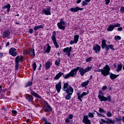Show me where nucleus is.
<instances>
[{
  "label": "nucleus",
  "mask_w": 124,
  "mask_h": 124,
  "mask_svg": "<svg viewBox=\"0 0 124 124\" xmlns=\"http://www.w3.org/2000/svg\"><path fill=\"white\" fill-rule=\"evenodd\" d=\"M3 57V53H0V58H2Z\"/></svg>",
  "instance_id": "nucleus-60"
},
{
  "label": "nucleus",
  "mask_w": 124,
  "mask_h": 124,
  "mask_svg": "<svg viewBox=\"0 0 124 124\" xmlns=\"http://www.w3.org/2000/svg\"><path fill=\"white\" fill-rule=\"evenodd\" d=\"M10 7H11V5H10V4H8L7 5H5L4 7H2L3 9H6L7 12H9V11H10Z\"/></svg>",
  "instance_id": "nucleus-26"
},
{
  "label": "nucleus",
  "mask_w": 124,
  "mask_h": 124,
  "mask_svg": "<svg viewBox=\"0 0 124 124\" xmlns=\"http://www.w3.org/2000/svg\"><path fill=\"white\" fill-rule=\"evenodd\" d=\"M44 28V27L43 26V25H39V26H35L34 27V30L36 31H37V30H39V29H43Z\"/></svg>",
  "instance_id": "nucleus-30"
},
{
  "label": "nucleus",
  "mask_w": 124,
  "mask_h": 124,
  "mask_svg": "<svg viewBox=\"0 0 124 124\" xmlns=\"http://www.w3.org/2000/svg\"><path fill=\"white\" fill-rule=\"evenodd\" d=\"M26 99L29 102H32L33 101V96L32 95L27 94L26 95Z\"/></svg>",
  "instance_id": "nucleus-23"
},
{
  "label": "nucleus",
  "mask_w": 124,
  "mask_h": 124,
  "mask_svg": "<svg viewBox=\"0 0 124 124\" xmlns=\"http://www.w3.org/2000/svg\"><path fill=\"white\" fill-rule=\"evenodd\" d=\"M24 56H21L20 57V56L18 55L15 58V62L19 63V62H23V61H24Z\"/></svg>",
  "instance_id": "nucleus-19"
},
{
  "label": "nucleus",
  "mask_w": 124,
  "mask_h": 124,
  "mask_svg": "<svg viewBox=\"0 0 124 124\" xmlns=\"http://www.w3.org/2000/svg\"><path fill=\"white\" fill-rule=\"evenodd\" d=\"M31 94H32L33 96H35V97H37V98H40V99L41 98V96L40 95H38L37 93H36V92H35L32 90H31Z\"/></svg>",
  "instance_id": "nucleus-25"
},
{
  "label": "nucleus",
  "mask_w": 124,
  "mask_h": 124,
  "mask_svg": "<svg viewBox=\"0 0 124 124\" xmlns=\"http://www.w3.org/2000/svg\"><path fill=\"white\" fill-rule=\"evenodd\" d=\"M12 113L14 115H16V114H17V111L16 110H12Z\"/></svg>",
  "instance_id": "nucleus-51"
},
{
  "label": "nucleus",
  "mask_w": 124,
  "mask_h": 124,
  "mask_svg": "<svg viewBox=\"0 0 124 124\" xmlns=\"http://www.w3.org/2000/svg\"><path fill=\"white\" fill-rule=\"evenodd\" d=\"M74 41H75V43H77L78 42V40H79V35H76L74 36Z\"/></svg>",
  "instance_id": "nucleus-34"
},
{
  "label": "nucleus",
  "mask_w": 124,
  "mask_h": 124,
  "mask_svg": "<svg viewBox=\"0 0 124 124\" xmlns=\"http://www.w3.org/2000/svg\"><path fill=\"white\" fill-rule=\"evenodd\" d=\"M50 51H51V46H50V45L47 44L46 49L45 50V53H50Z\"/></svg>",
  "instance_id": "nucleus-32"
},
{
  "label": "nucleus",
  "mask_w": 124,
  "mask_h": 124,
  "mask_svg": "<svg viewBox=\"0 0 124 124\" xmlns=\"http://www.w3.org/2000/svg\"><path fill=\"white\" fill-rule=\"evenodd\" d=\"M62 90L64 92L66 93L67 94L65 96V98L66 100H69L71 99V95L73 94L74 90L72 86H69L68 82L63 84Z\"/></svg>",
  "instance_id": "nucleus-1"
},
{
  "label": "nucleus",
  "mask_w": 124,
  "mask_h": 124,
  "mask_svg": "<svg viewBox=\"0 0 124 124\" xmlns=\"http://www.w3.org/2000/svg\"><path fill=\"white\" fill-rule=\"evenodd\" d=\"M79 70V67H77L76 68L73 69L68 74L63 75V77L64 79H68L69 77H74L77 75V71Z\"/></svg>",
  "instance_id": "nucleus-5"
},
{
  "label": "nucleus",
  "mask_w": 124,
  "mask_h": 124,
  "mask_svg": "<svg viewBox=\"0 0 124 124\" xmlns=\"http://www.w3.org/2000/svg\"><path fill=\"white\" fill-rule=\"evenodd\" d=\"M32 32H33V30L31 29H29V33L31 34Z\"/></svg>",
  "instance_id": "nucleus-52"
},
{
  "label": "nucleus",
  "mask_w": 124,
  "mask_h": 124,
  "mask_svg": "<svg viewBox=\"0 0 124 124\" xmlns=\"http://www.w3.org/2000/svg\"><path fill=\"white\" fill-rule=\"evenodd\" d=\"M15 68L16 70L19 69V63L16 62Z\"/></svg>",
  "instance_id": "nucleus-44"
},
{
  "label": "nucleus",
  "mask_w": 124,
  "mask_h": 124,
  "mask_svg": "<svg viewBox=\"0 0 124 124\" xmlns=\"http://www.w3.org/2000/svg\"><path fill=\"white\" fill-rule=\"evenodd\" d=\"M27 55H31L32 57L35 56V53L34 52V48L29 49L27 51Z\"/></svg>",
  "instance_id": "nucleus-20"
},
{
  "label": "nucleus",
  "mask_w": 124,
  "mask_h": 124,
  "mask_svg": "<svg viewBox=\"0 0 124 124\" xmlns=\"http://www.w3.org/2000/svg\"><path fill=\"white\" fill-rule=\"evenodd\" d=\"M32 85V81H29L27 83L25 84V88H28V87H31V86Z\"/></svg>",
  "instance_id": "nucleus-33"
},
{
  "label": "nucleus",
  "mask_w": 124,
  "mask_h": 124,
  "mask_svg": "<svg viewBox=\"0 0 124 124\" xmlns=\"http://www.w3.org/2000/svg\"><path fill=\"white\" fill-rule=\"evenodd\" d=\"M82 123L84 124H91V120L89 119V116L84 115L82 120Z\"/></svg>",
  "instance_id": "nucleus-16"
},
{
  "label": "nucleus",
  "mask_w": 124,
  "mask_h": 124,
  "mask_svg": "<svg viewBox=\"0 0 124 124\" xmlns=\"http://www.w3.org/2000/svg\"><path fill=\"white\" fill-rule=\"evenodd\" d=\"M107 117H108L110 118L113 116V114H112V113H111V112L108 111L107 112Z\"/></svg>",
  "instance_id": "nucleus-38"
},
{
  "label": "nucleus",
  "mask_w": 124,
  "mask_h": 124,
  "mask_svg": "<svg viewBox=\"0 0 124 124\" xmlns=\"http://www.w3.org/2000/svg\"><path fill=\"white\" fill-rule=\"evenodd\" d=\"M113 28H120V27H121V24H120V23H117V24H114L113 25Z\"/></svg>",
  "instance_id": "nucleus-41"
},
{
  "label": "nucleus",
  "mask_w": 124,
  "mask_h": 124,
  "mask_svg": "<svg viewBox=\"0 0 124 124\" xmlns=\"http://www.w3.org/2000/svg\"><path fill=\"white\" fill-rule=\"evenodd\" d=\"M114 28L113 25H110L107 29L108 31H112L114 30Z\"/></svg>",
  "instance_id": "nucleus-31"
},
{
  "label": "nucleus",
  "mask_w": 124,
  "mask_h": 124,
  "mask_svg": "<svg viewBox=\"0 0 124 124\" xmlns=\"http://www.w3.org/2000/svg\"><path fill=\"white\" fill-rule=\"evenodd\" d=\"M88 116L90 118H93V117H94V115H93V113L92 112H89L88 113Z\"/></svg>",
  "instance_id": "nucleus-42"
},
{
  "label": "nucleus",
  "mask_w": 124,
  "mask_h": 124,
  "mask_svg": "<svg viewBox=\"0 0 124 124\" xmlns=\"http://www.w3.org/2000/svg\"><path fill=\"white\" fill-rule=\"evenodd\" d=\"M107 86H103L102 90V91H104L105 90H107Z\"/></svg>",
  "instance_id": "nucleus-53"
},
{
  "label": "nucleus",
  "mask_w": 124,
  "mask_h": 124,
  "mask_svg": "<svg viewBox=\"0 0 124 124\" xmlns=\"http://www.w3.org/2000/svg\"><path fill=\"white\" fill-rule=\"evenodd\" d=\"M33 71L35 72V69H36V63L34 62L32 63Z\"/></svg>",
  "instance_id": "nucleus-37"
},
{
  "label": "nucleus",
  "mask_w": 124,
  "mask_h": 124,
  "mask_svg": "<svg viewBox=\"0 0 124 124\" xmlns=\"http://www.w3.org/2000/svg\"><path fill=\"white\" fill-rule=\"evenodd\" d=\"M16 48L14 47H11L9 50V54L12 56V57H16L18 54L17 51H16Z\"/></svg>",
  "instance_id": "nucleus-11"
},
{
  "label": "nucleus",
  "mask_w": 124,
  "mask_h": 124,
  "mask_svg": "<svg viewBox=\"0 0 124 124\" xmlns=\"http://www.w3.org/2000/svg\"><path fill=\"white\" fill-rule=\"evenodd\" d=\"M77 94L78 95V99L80 101V102H82V98L84 97V96H86L88 93L86 92H83L81 94L80 93H77Z\"/></svg>",
  "instance_id": "nucleus-12"
},
{
  "label": "nucleus",
  "mask_w": 124,
  "mask_h": 124,
  "mask_svg": "<svg viewBox=\"0 0 124 124\" xmlns=\"http://www.w3.org/2000/svg\"><path fill=\"white\" fill-rule=\"evenodd\" d=\"M93 50L94 51L95 53L97 54V53H99L100 52V50H101V47L98 44L94 45L93 46Z\"/></svg>",
  "instance_id": "nucleus-14"
},
{
  "label": "nucleus",
  "mask_w": 124,
  "mask_h": 124,
  "mask_svg": "<svg viewBox=\"0 0 124 124\" xmlns=\"http://www.w3.org/2000/svg\"><path fill=\"white\" fill-rule=\"evenodd\" d=\"M109 78H110V79L111 80H114L117 78H118V77H119V76H120V75H115L113 73H109Z\"/></svg>",
  "instance_id": "nucleus-24"
},
{
  "label": "nucleus",
  "mask_w": 124,
  "mask_h": 124,
  "mask_svg": "<svg viewBox=\"0 0 124 124\" xmlns=\"http://www.w3.org/2000/svg\"><path fill=\"white\" fill-rule=\"evenodd\" d=\"M57 54H58V56H60V52H58Z\"/></svg>",
  "instance_id": "nucleus-64"
},
{
  "label": "nucleus",
  "mask_w": 124,
  "mask_h": 124,
  "mask_svg": "<svg viewBox=\"0 0 124 124\" xmlns=\"http://www.w3.org/2000/svg\"><path fill=\"white\" fill-rule=\"evenodd\" d=\"M91 0H85V1H83L81 4L82 6H86V5H88V3L90 2Z\"/></svg>",
  "instance_id": "nucleus-29"
},
{
  "label": "nucleus",
  "mask_w": 124,
  "mask_h": 124,
  "mask_svg": "<svg viewBox=\"0 0 124 124\" xmlns=\"http://www.w3.org/2000/svg\"><path fill=\"white\" fill-rule=\"evenodd\" d=\"M93 69L92 66H87L85 69L83 68H80L79 67V72L81 76H84L85 75V73H87V72H89V71H91Z\"/></svg>",
  "instance_id": "nucleus-7"
},
{
  "label": "nucleus",
  "mask_w": 124,
  "mask_h": 124,
  "mask_svg": "<svg viewBox=\"0 0 124 124\" xmlns=\"http://www.w3.org/2000/svg\"><path fill=\"white\" fill-rule=\"evenodd\" d=\"M107 120H108L107 121H105V120L103 119H101V122H102V123H105L108 124H115V120H112V119H110V118H106Z\"/></svg>",
  "instance_id": "nucleus-15"
},
{
  "label": "nucleus",
  "mask_w": 124,
  "mask_h": 124,
  "mask_svg": "<svg viewBox=\"0 0 124 124\" xmlns=\"http://www.w3.org/2000/svg\"><path fill=\"white\" fill-rule=\"evenodd\" d=\"M121 12H124V7H122L120 9Z\"/></svg>",
  "instance_id": "nucleus-56"
},
{
  "label": "nucleus",
  "mask_w": 124,
  "mask_h": 124,
  "mask_svg": "<svg viewBox=\"0 0 124 124\" xmlns=\"http://www.w3.org/2000/svg\"><path fill=\"white\" fill-rule=\"evenodd\" d=\"M122 68H123V65H122V64H119L118 65V68L116 70L117 72H120V71H121V70H122Z\"/></svg>",
  "instance_id": "nucleus-35"
},
{
  "label": "nucleus",
  "mask_w": 124,
  "mask_h": 124,
  "mask_svg": "<svg viewBox=\"0 0 124 124\" xmlns=\"http://www.w3.org/2000/svg\"><path fill=\"white\" fill-rule=\"evenodd\" d=\"M74 43H75V41H71L70 42V44L71 45H72L73 44H74Z\"/></svg>",
  "instance_id": "nucleus-55"
},
{
  "label": "nucleus",
  "mask_w": 124,
  "mask_h": 124,
  "mask_svg": "<svg viewBox=\"0 0 124 124\" xmlns=\"http://www.w3.org/2000/svg\"><path fill=\"white\" fill-rule=\"evenodd\" d=\"M42 120L45 122V124L48 123V121H47V120L45 118V117H43Z\"/></svg>",
  "instance_id": "nucleus-46"
},
{
  "label": "nucleus",
  "mask_w": 124,
  "mask_h": 124,
  "mask_svg": "<svg viewBox=\"0 0 124 124\" xmlns=\"http://www.w3.org/2000/svg\"><path fill=\"white\" fill-rule=\"evenodd\" d=\"M52 65V63L50 62H47L46 63L45 67L46 70H48L51 67V66Z\"/></svg>",
  "instance_id": "nucleus-27"
},
{
  "label": "nucleus",
  "mask_w": 124,
  "mask_h": 124,
  "mask_svg": "<svg viewBox=\"0 0 124 124\" xmlns=\"http://www.w3.org/2000/svg\"><path fill=\"white\" fill-rule=\"evenodd\" d=\"M99 111L100 112V113H103V114H106L105 110H104V109H103V108H99Z\"/></svg>",
  "instance_id": "nucleus-36"
},
{
  "label": "nucleus",
  "mask_w": 124,
  "mask_h": 124,
  "mask_svg": "<svg viewBox=\"0 0 124 124\" xmlns=\"http://www.w3.org/2000/svg\"><path fill=\"white\" fill-rule=\"evenodd\" d=\"M106 41L105 39H103L102 41L101 47L102 49H106V52L108 53V51H109V49L112 50V51H115V48H114V46L113 45H107L106 44Z\"/></svg>",
  "instance_id": "nucleus-3"
},
{
  "label": "nucleus",
  "mask_w": 124,
  "mask_h": 124,
  "mask_svg": "<svg viewBox=\"0 0 124 124\" xmlns=\"http://www.w3.org/2000/svg\"><path fill=\"white\" fill-rule=\"evenodd\" d=\"M117 31H123V28L122 27H119L118 28Z\"/></svg>",
  "instance_id": "nucleus-54"
},
{
  "label": "nucleus",
  "mask_w": 124,
  "mask_h": 124,
  "mask_svg": "<svg viewBox=\"0 0 124 124\" xmlns=\"http://www.w3.org/2000/svg\"><path fill=\"white\" fill-rule=\"evenodd\" d=\"M55 63L56 65L58 66V65H60V61H56Z\"/></svg>",
  "instance_id": "nucleus-49"
},
{
  "label": "nucleus",
  "mask_w": 124,
  "mask_h": 124,
  "mask_svg": "<svg viewBox=\"0 0 124 124\" xmlns=\"http://www.w3.org/2000/svg\"><path fill=\"white\" fill-rule=\"evenodd\" d=\"M81 0H78L77 1V4L80 3V2H81Z\"/></svg>",
  "instance_id": "nucleus-58"
},
{
  "label": "nucleus",
  "mask_w": 124,
  "mask_h": 124,
  "mask_svg": "<svg viewBox=\"0 0 124 124\" xmlns=\"http://www.w3.org/2000/svg\"><path fill=\"white\" fill-rule=\"evenodd\" d=\"M41 67H42V65H41V64H40L39 67V70H41Z\"/></svg>",
  "instance_id": "nucleus-57"
},
{
  "label": "nucleus",
  "mask_w": 124,
  "mask_h": 124,
  "mask_svg": "<svg viewBox=\"0 0 124 124\" xmlns=\"http://www.w3.org/2000/svg\"><path fill=\"white\" fill-rule=\"evenodd\" d=\"M92 61V57H90L89 58L86 59V62H90Z\"/></svg>",
  "instance_id": "nucleus-43"
},
{
  "label": "nucleus",
  "mask_w": 124,
  "mask_h": 124,
  "mask_svg": "<svg viewBox=\"0 0 124 124\" xmlns=\"http://www.w3.org/2000/svg\"><path fill=\"white\" fill-rule=\"evenodd\" d=\"M108 90H109V91H112V88L111 87H109Z\"/></svg>",
  "instance_id": "nucleus-62"
},
{
  "label": "nucleus",
  "mask_w": 124,
  "mask_h": 124,
  "mask_svg": "<svg viewBox=\"0 0 124 124\" xmlns=\"http://www.w3.org/2000/svg\"><path fill=\"white\" fill-rule=\"evenodd\" d=\"M72 51V47L70 46V47H66L63 49V52H66V55H67L68 57H70V53Z\"/></svg>",
  "instance_id": "nucleus-13"
},
{
  "label": "nucleus",
  "mask_w": 124,
  "mask_h": 124,
  "mask_svg": "<svg viewBox=\"0 0 124 124\" xmlns=\"http://www.w3.org/2000/svg\"><path fill=\"white\" fill-rule=\"evenodd\" d=\"M89 83H90V80H87V81L83 82L81 84V87L82 88L87 87V86H88V85H89Z\"/></svg>",
  "instance_id": "nucleus-28"
},
{
  "label": "nucleus",
  "mask_w": 124,
  "mask_h": 124,
  "mask_svg": "<svg viewBox=\"0 0 124 124\" xmlns=\"http://www.w3.org/2000/svg\"><path fill=\"white\" fill-rule=\"evenodd\" d=\"M115 121L118 122H121L122 121V119L121 118H115Z\"/></svg>",
  "instance_id": "nucleus-48"
},
{
  "label": "nucleus",
  "mask_w": 124,
  "mask_h": 124,
  "mask_svg": "<svg viewBox=\"0 0 124 124\" xmlns=\"http://www.w3.org/2000/svg\"><path fill=\"white\" fill-rule=\"evenodd\" d=\"M55 88L57 93H60V92H61V90H62V81L58 82V83L55 85Z\"/></svg>",
  "instance_id": "nucleus-17"
},
{
  "label": "nucleus",
  "mask_w": 124,
  "mask_h": 124,
  "mask_svg": "<svg viewBox=\"0 0 124 124\" xmlns=\"http://www.w3.org/2000/svg\"><path fill=\"white\" fill-rule=\"evenodd\" d=\"M90 79H93V76H90Z\"/></svg>",
  "instance_id": "nucleus-63"
},
{
  "label": "nucleus",
  "mask_w": 124,
  "mask_h": 124,
  "mask_svg": "<svg viewBox=\"0 0 124 124\" xmlns=\"http://www.w3.org/2000/svg\"><path fill=\"white\" fill-rule=\"evenodd\" d=\"M65 22L63 20V18H61L60 19V22L57 23V27L60 30H62V31H64L65 30Z\"/></svg>",
  "instance_id": "nucleus-8"
},
{
  "label": "nucleus",
  "mask_w": 124,
  "mask_h": 124,
  "mask_svg": "<svg viewBox=\"0 0 124 124\" xmlns=\"http://www.w3.org/2000/svg\"><path fill=\"white\" fill-rule=\"evenodd\" d=\"M111 68L108 65H106L105 66L103 67V69L98 70H95L94 72H101V74L103 75V76L106 77L108 76V75H110V70Z\"/></svg>",
  "instance_id": "nucleus-2"
},
{
  "label": "nucleus",
  "mask_w": 124,
  "mask_h": 124,
  "mask_svg": "<svg viewBox=\"0 0 124 124\" xmlns=\"http://www.w3.org/2000/svg\"><path fill=\"white\" fill-rule=\"evenodd\" d=\"M44 124H52L51 122H47V123H44Z\"/></svg>",
  "instance_id": "nucleus-61"
},
{
  "label": "nucleus",
  "mask_w": 124,
  "mask_h": 124,
  "mask_svg": "<svg viewBox=\"0 0 124 124\" xmlns=\"http://www.w3.org/2000/svg\"><path fill=\"white\" fill-rule=\"evenodd\" d=\"M112 96L111 95H108L107 97L103 96V92L101 90H99L98 98L100 99L101 102L102 101H108L110 102L111 101V98Z\"/></svg>",
  "instance_id": "nucleus-4"
},
{
  "label": "nucleus",
  "mask_w": 124,
  "mask_h": 124,
  "mask_svg": "<svg viewBox=\"0 0 124 124\" xmlns=\"http://www.w3.org/2000/svg\"><path fill=\"white\" fill-rule=\"evenodd\" d=\"M65 122V123H70V120L68 118H66Z\"/></svg>",
  "instance_id": "nucleus-50"
},
{
  "label": "nucleus",
  "mask_w": 124,
  "mask_h": 124,
  "mask_svg": "<svg viewBox=\"0 0 124 124\" xmlns=\"http://www.w3.org/2000/svg\"><path fill=\"white\" fill-rule=\"evenodd\" d=\"M56 35H57V33H56V31H54L51 36V39L53 42L54 45H55L56 48H58L60 47L58 42H57V39L56 38Z\"/></svg>",
  "instance_id": "nucleus-9"
},
{
  "label": "nucleus",
  "mask_w": 124,
  "mask_h": 124,
  "mask_svg": "<svg viewBox=\"0 0 124 124\" xmlns=\"http://www.w3.org/2000/svg\"><path fill=\"white\" fill-rule=\"evenodd\" d=\"M62 75H63V73L60 72L53 78V79L54 80H59Z\"/></svg>",
  "instance_id": "nucleus-22"
},
{
  "label": "nucleus",
  "mask_w": 124,
  "mask_h": 124,
  "mask_svg": "<svg viewBox=\"0 0 124 124\" xmlns=\"http://www.w3.org/2000/svg\"><path fill=\"white\" fill-rule=\"evenodd\" d=\"M10 35V31H5L3 32L2 36V38L4 39V38L9 37Z\"/></svg>",
  "instance_id": "nucleus-21"
},
{
  "label": "nucleus",
  "mask_w": 124,
  "mask_h": 124,
  "mask_svg": "<svg viewBox=\"0 0 124 124\" xmlns=\"http://www.w3.org/2000/svg\"><path fill=\"white\" fill-rule=\"evenodd\" d=\"M105 4L106 5H108L109 3H110V0H105Z\"/></svg>",
  "instance_id": "nucleus-45"
},
{
  "label": "nucleus",
  "mask_w": 124,
  "mask_h": 124,
  "mask_svg": "<svg viewBox=\"0 0 124 124\" xmlns=\"http://www.w3.org/2000/svg\"><path fill=\"white\" fill-rule=\"evenodd\" d=\"M121 38H122L121 37V36H120L119 35L115 36L114 37V39H115V40H116V41L121 40Z\"/></svg>",
  "instance_id": "nucleus-39"
},
{
  "label": "nucleus",
  "mask_w": 124,
  "mask_h": 124,
  "mask_svg": "<svg viewBox=\"0 0 124 124\" xmlns=\"http://www.w3.org/2000/svg\"><path fill=\"white\" fill-rule=\"evenodd\" d=\"M43 110L44 112L50 113L53 111V109L52 108V107L50 106L49 103L47 102L46 101H44V107Z\"/></svg>",
  "instance_id": "nucleus-6"
},
{
  "label": "nucleus",
  "mask_w": 124,
  "mask_h": 124,
  "mask_svg": "<svg viewBox=\"0 0 124 124\" xmlns=\"http://www.w3.org/2000/svg\"><path fill=\"white\" fill-rule=\"evenodd\" d=\"M96 114H97L98 117H103L104 118H105L106 117L105 115H104L101 113H99L98 112H96Z\"/></svg>",
  "instance_id": "nucleus-40"
},
{
  "label": "nucleus",
  "mask_w": 124,
  "mask_h": 124,
  "mask_svg": "<svg viewBox=\"0 0 124 124\" xmlns=\"http://www.w3.org/2000/svg\"><path fill=\"white\" fill-rule=\"evenodd\" d=\"M70 11L71 12H78V11H82V10H84L83 8H80L79 7H76L75 8H71L70 9Z\"/></svg>",
  "instance_id": "nucleus-18"
},
{
  "label": "nucleus",
  "mask_w": 124,
  "mask_h": 124,
  "mask_svg": "<svg viewBox=\"0 0 124 124\" xmlns=\"http://www.w3.org/2000/svg\"><path fill=\"white\" fill-rule=\"evenodd\" d=\"M42 12H43L45 15H51V7L48 6L46 8L42 9Z\"/></svg>",
  "instance_id": "nucleus-10"
},
{
  "label": "nucleus",
  "mask_w": 124,
  "mask_h": 124,
  "mask_svg": "<svg viewBox=\"0 0 124 124\" xmlns=\"http://www.w3.org/2000/svg\"><path fill=\"white\" fill-rule=\"evenodd\" d=\"M68 119H69L70 120H72L73 119V115L72 114L69 115Z\"/></svg>",
  "instance_id": "nucleus-47"
},
{
  "label": "nucleus",
  "mask_w": 124,
  "mask_h": 124,
  "mask_svg": "<svg viewBox=\"0 0 124 124\" xmlns=\"http://www.w3.org/2000/svg\"><path fill=\"white\" fill-rule=\"evenodd\" d=\"M9 46V42H8L6 44V47Z\"/></svg>",
  "instance_id": "nucleus-59"
}]
</instances>
